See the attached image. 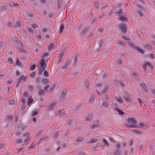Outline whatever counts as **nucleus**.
<instances>
[{"label":"nucleus","mask_w":155,"mask_h":155,"mask_svg":"<svg viewBox=\"0 0 155 155\" xmlns=\"http://www.w3.org/2000/svg\"><path fill=\"white\" fill-rule=\"evenodd\" d=\"M49 85H48L45 88V90L47 92L50 93L53 91L55 85L53 84L50 89L49 88Z\"/></svg>","instance_id":"nucleus-7"},{"label":"nucleus","mask_w":155,"mask_h":155,"mask_svg":"<svg viewBox=\"0 0 155 155\" xmlns=\"http://www.w3.org/2000/svg\"><path fill=\"white\" fill-rule=\"evenodd\" d=\"M27 28L28 30V31L30 32L31 34H33V30L31 27H27Z\"/></svg>","instance_id":"nucleus-43"},{"label":"nucleus","mask_w":155,"mask_h":155,"mask_svg":"<svg viewBox=\"0 0 155 155\" xmlns=\"http://www.w3.org/2000/svg\"><path fill=\"white\" fill-rule=\"evenodd\" d=\"M122 37L125 40H130V38L128 35H123Z\"/></svg>","instance_id":"nucleus-36"},{"label":"nucleus","mask_w":155,"mask_h":155,"mask_svg":"<svg viewBox=\"0 0 155 155\" xmlns=\"http://www.w3.org/2000/svg\"><path fill=\"white\" fill-rule=\"evenodd\" d=\"M13 62V59L11 58H9L8 60V62L10 64H12Z\"/></svg>","instance_id":"nucleus-38"},{"label":"nucleus","mask_w":155,"mask_h":155,"mask_svg":"<svg viewBox=\"0 0 155 155\" xmlns=\"http://www.w3.org/2000/svg\"><path fill=\"white\" fill-rule=\"evenodd\" d=\"M35 68V65L34 64H31V67H30V70H33Z\"/></svg>","instance_id":"nucleus-46"},{"label":"nucleus","mask_w":155,"mask_h":155,"mask_svg":"<svg viewBox=\"0 0 155 155\" xmlns=\"http://www.w3.org/2000/svg\"><path fill=\"white\" fill-rule=\"evenodd\" d=\"M140 127H141L143 129H147L148 127V125L145 123H140Z\"/></svg>","instance_id":"nucleus-17"},{"label":"nucleus","mask_w":155,"mask_h":155,"mask_svg":"<svg viewBox=\"0 0 155 155\" xmlns=\"http://www.w3.org/2000/svg\"><path fill=\"white\" fill-rule=\"evenodd\" d=\"M89 102L90 103H92L94 102V97H90L88 100Z\"/></svg>","instance_id":"nucleus-39"},{"label":"nucleus","mask_w":155,"mask_h":155,"mask_svg":"<svg viewBox=\"0 0 155 155\" xmlns=\"http://www.w3.org/2000/svg\"><path fill=\"white\" fill-rule=\"evenodd\" d=\"M27 127L25 126L21 127L20 126L18 127V129H20L22 131H23L26 129Z\"/></svg>","instance_id":"nucleus-42"},{"label":"nucleus","mask_w":155,"mask_h":155,"mask_svg":"<svg viewBox=\"0 0 155 155\" xmlns=\"http://www.w3.org/2000/svg\"><path fill=\"white\" fill-rule=\"evenodd\" d=\"M44 75L45 77H48L49 75L48 73V72L47 71H45L44 72Z\"/></svg>","instance_id":"nucleus-41"},{"label":"nucleus","mask_w":155,"mask_h":155,"mask_svg":"<svg viewBox=\"0 0 155 155\" xmlns=\"http://www.w3.org/2000/svg\"><path fill=\"white\" fill-rule=\"evenodd\" d=\"M114 109L116 111H117L119 114L121 115H123L125 114V113L122 111L118 107H114Z\"/></svg>","instance_id":"nucleus-15"},{"label":"nucleus","mask_w":155,"mask_h":155,"mask_svg":"<svg viewBox=\"0 0 155 155\" xmlns=\"http://www.w3.org/2000/svg\"><path fill=\"white\" fill-rule=\"evenodd\" d=\"M127 121L128 124L126 123L125 125L127 127L131 128H136V124L137 123V120L133 118H128L127 120Z\"/></svg>","instance_id":"nucleus-1"},{"label":"nucleus","mask_w":155,"mask_h":155,"mask_svg":"<svg viewBox=\"0 0 155 155\" xmlns=\"http://www.w3.org/2000/svg\"><path fill=\"white\" fill-rule=\"evenodd\" d=\"M17 48L21 52H24L25 53L26 51H25L24 49L23 48H18V47L17 46Z\"/></svg>","instance_id":"nucleus-49"},{"label":"nucleus","mask_w":155,"mask_h":155,"mask_svg":"<svg viewBox=\"0 0 155 155\" xmlns=\"http://www.w3.org/2000/svg\"><path fill=\"white\" fill-rule=\"evenodd\" d=\"M122 13V11L121 10H119L117 11V15L118 16H120V14Z\"/></svg>","instance_id":"nucleus-59"},{"label":"nucleus","mask_w":155,"mask_h":155,"mask_svg":"<svg viewBox=\"0 0 155 155\" xmlns=\"http://www.w3.org/2000/svg\"><path fill=\"white\" fill-rule=\"evenodd\" d=\"M38 112L37 111H33L32 116H35L38 115Z\"/></svg>","instance_id":"nucleus-48"},{"label":"nucleus","mask_w":155,"mask_h":155,"mask_svg":"<svg viewBox=\"0 0 155 155\" xmlns=\"http://www.w3.org/2000/svg\"><path fill=\"white\" fill-rule=\"evenodd\" d=\"M48 137L45 136L41 138L39 140L37 143L39 145L42 143L44 141H45L47 138Z\"/></svg>","instance_id":"nucleus-13"},{"label":"nucleus","mask_w":155,"mask_h":155,"mask_svg":"<svg viewBox=\"0 0 155 155\" xmlns=\"http://www.w3.org/2000/svg\"><path fill=\"white\" fill-rule=\"evenodd\" d=\"M56 104V102H53L51 103L49 105H48L47 107H48L47 110L48 111H50L54 110L55 106Z\"/></svg>","instance_id":"nucleus-6"},{"label":"nucleus","mask_w":155,"mask_h":155,"mask_svg":"<svg viewBox=\"0 0 155 155\" xmlns=\"http://www.w3.org/2000/svg\"><path fill=\"white\" fill-rule=\"evenodd\" d=\"M109 9V7L107 5H106L103 6L101 10L103 14L105 13Z\"/></svg>","instance_id":"nucleus-16"},{"label":"nucleus","mask_w":155,"mask_h":155,"mask_svg":"<svg viewBox=\"0 0 155 155\" xmlns=\"http://www.w3.org/2000/svg\"><path fill=\"white\" fill-rule=\"evenodd\" d=\"M34 100L32 97H29L28 99L27 104L28 105H30L33 101Z\"/></svg>","instance_id":"nucleus-29"},{"label":"nucleus","mask_w":155,"mask_h":155,"mask_svg":"<svg viewBox=\"0 0 155 155\" xmlns=\"http://www.w3.org/2000/svg\"><path fill=\"white\" fill-rule=\"evenodd\" d=\"M101 84L99 83L96 84V90L97 93L98 94L107 92L108 90L109 89V87L108 86H106L103 88V89H101Z\"/></svg>","instance_id":"nucleus-2"},{"label":"nucleus","mask_w":155,"mask_h":155,"mask_svg":"<svg viewBox=\"0 0 155 155\" xmlns=\"http://www.w3.org/2000/svg\"><path fill=\"white\" fill-rule=\"evenodd\" d=\"M49 58V53L47 52H45L42 56L40 62V64L43 66L44 64H46L45 63V61H47Z\"/></svg>","instance_id":"nucleus-3"},{"label":"nucleus","mask_w":155,"mask_h":155,"mask_svg":"<svg viewBox=\"0 0 155 155\" xmlns=\"http://www.w3.org/2000/svg\"><path fill=\"white\" fill-rule=\"evenodd\" d=\"M16 64L19 66H21V63L18 59L16 60Z\"/></svg>","instance_id":"nucleus-45"},{"label":"nucleus","mask_w":155,"mask_h":155,"mask_svg":"<svg viewBox=\"0 0 155 155\" xmlns=\"http://www.w3.org/2000/svg\"><path fill=\"white\" fill-rule=\"evenodd\" d=\"M54 45L53 44L50 45L49 47V50L52 49L54 47Z\"/></svg>","instance_id":"nucleus-60"},{"label":"nucleus","mask_w":155,"mask_h":155,"mask_svg":"<svg viewBox=\"0 0 155 155\" xmlns=\"http://www.w3.org/2000/svg\"><path fill=\"white\" fill-rule=\"evenodd\" d=\"M108 97H105L103 99V102L101 104V106L105 108L108 107Z\"/></svg>","instance_id":"nucleus-5"},{"label":"nucleus","mask_w":155,"mask_h":155,"mask_svg":"<svg viewBox=\"0 0 155 155\" xmlns=\"http://www.w3.org/2000/svg\"><path fill=\"white\" fill-rule=\"evenodd\" d=\"M100 140H102L103 141V143L105 145V146H109V144L108 141L105 139L104 138H101Z\"/></svg>","instance_id":"nucleus-20"},{"label":"nucleus","mask_w":155,"mask_h":155,"mask_svg":"<svg viewBox=\"0 0 155 155\" xmlns=\"http://www.w3.org/2000/svg\"><path fill=\"white\" fill-rule=\"evenodd\" d=\"M42 82L44 84H47L49 83V81L47 79L44 78L42 79Z\"/></svg>","instance_id":"nucleus-30"},{"label":"nucleus","mask_w":155,"mask_h":155,"mask_svg":"<svg viewBox=\"0 0 155 155\" xmlns=\"http://www.w3.org/2000/svg\"><path fill=\"white\" fill-rule=\"evenodd\" d=\"M93 117V115L92 114L88 115L85 119L86 121L87 122L91 121Z\"/></svg>","instance_id":"nucleus-18"},{"label":"nucleus","mask_w":155,"mask_h":155,"mask_svg":"<svg viewBox=\"0 0 155 155\" xmlns=\"http://www.w3.org/2000/svg\"><path fill=\"white\" fill-rule=\"evenodd\" d=\"M81 107V106L80 105H78L77 106H76L75 108V111L78 110Z\"/></svg>","instance_id":"nucleus-63"},{"label":"nucleus","mask_w":155,"mask_h":155,"mask_svg":"<svg viewBox=\"0 0 155 155\" xmlns=\"http://www.w3.org/2000/svg\"><path fill=\"white\" fill-rule=\"evenodd\" d=\"M28 89L30 91H32L33 89V86L32 85L29 86L28 87Z\"/></svg>","instance_id":"nucleus-62"},{"label":"nucleus","mask_w":155,"mask_h":155,"mask_svg":"<svg viewBox=\"0 0 155 155\" xmlns=\"http://www.w3.org/2000/svg\"><path fill=\"white\" fill-rule=\"evenodd\" d=\"M59 135V133L58 132H57L53 136V137L54 138H55L57 137H58Z\"/></svg>","instance_id":"nucleus-53"},{"label":"nucleus","mask_w":155,"mask_h":155,"mask_svg":"<svg viewBox=\"0 0 155 155\" xmlns=\"http://www.w3.org/2000/svg\"><path fill=\"white\" fill-rule=\"evenodd\" d=\"M131 132L132 133L138 134H141L142 132L137 129H132L131 130Z\"/></svg>","instance_id":"nucleus-23"},{"label":"nucleus","mask_w":155,"mask_h":155,"mask_svg":"<svg viewBox=\"0 0 155 155\" xmlns=\"http://www.w3.org/2000/svg\"><path fill=\"white\" fill-rule=\"evenodd\" d=\"M84 140V138L81 137H80L78 138L76 140V142H80L83 141Z\"/></svg>","instance_id":"nucleus-33"},{"label":"nucleus","mask_w":155,"mask_h":155,"mask_svg":"<svg viewBox=\"0 0 155 155\" xmlns=\"http://www.w3.org/2000/svg\"><path fill=\"white\" fill-rule=\"evenodd\" d=\"M97 141V140L96 139H93L91 140L88 142L90 143H93Z\"/></svg>","instance_id":"nucleus-40"},{"label":"nucleus","mask_w":155,"mask_h":155,"mask_svg":"<svg viewBox=\"0 0 155 155\" xmlns=\"http://www.w3.org/2000/svg\"><path fill=\"white\" fill-rule=\"evenodd\" d=\"M21 26L20 23L19 21L17 22L15 25V28H20Z\"/></svg>","instance_id":"nucleus-27"},{"label":"nucleus","mask_w":155,"mask_h":155,"mask_svg":"<svg viewBox=\"0 0 155 155\" xmlns=\"http://www.w3.org/2000/svg\"><path fill=\"white\" fill-rule=\"evenodd\" d=\"M141 87L144 91L146 92H147V87L145 84H141Z\"/></svg>","instance_id":"nucleus-26"},{"label":"nucleus","mask_w":155,"mask_h":155,"mask_svg":"<svg viewBox=\"0 0 155 155\" xmlns=\"http://www.w3.org/2000/svg\"><path fill=\"white\" fill-rule=\"evenodd\" d=\"M116 150H120V144L119 143H117L116 144Z\"/></svg>","instance_id":"nucleus-32"},{"label":"nucleus","mask_w":155,"mask_h":155,"mask_svg":"<svg viewBox=\"0 0 155 155\" xmlns=\"http://www.w3.org/2000/svg\"><path fill=\"white\" fill-rule=\"evenodd\" d=\"M41 65V68L39 70V74H42V72L43 71L45 70V68L46 66V64H44L43 65V66H42L41 65Z\"/></svg>","instance_id":"nucleus-14"},{"label":"nucleus","mask_w":155,"mask_h":155,"mask_svg":"<svg viewBox=\"0 0 155 155\" xmlns=\"http://www.w3.org/2000/svg\"><path fill=\"white\" fill-rule=\"evenodd\" d=\"M147 65L149 66L151 68H152V65L149 63L147 62L145 63L143 65V68L144 70H146V67Z\"/></svg>","instance_id":"nucleus-19"},{"label":"nucleus","mask_w":155,"mask_h":155,"mask_svg":"<svg viewBox=\"0 0 155 155\" xmlns=\"http://www.w3.org/2000/svg\"><path fill=\"white\" fill-rule=\"evenodd\" d=\"M23 136L24 137H26L24 141L25 143H27L30 141V138L29 133H27L25 134H24Z\"/></svg>","instance_id":"nucleus-10"},{"label":"nucleus","mask_w":155,"mask_h":155,"mask_svg":"<svg viewBox=\"0 0 155 155\" xmlns=\"http://www.w3.org/2000/svg\"><path fill=\"white\" fill-rule=\"evenodd\" d=\"M65 25L64 24H61L60 25L59 27L57 29V31L60 34L61 33L64 28Z\"/></svg>","instance_id":"nucleus-8"},{"label":"nucleus","mask_w":155,"mask_h":155,"mask_svg":"<svg viewBox=\"0 0 155 155\" xmlns=\"http://www.w3.org/2000/svg\"><path fill=\"white\" fill-rule=\"evenodd\" d=\"M44 93V91L43 90H41L39 92L38 94L39 95H41L43 94Z\"/></svg>","instance_id":"nucleus-61"},{"label":"nucleus","mask_w":155,"mask_h":155,"mask_svg":"<svg viewBox=\"0 0 155 155\" xmlns=\"http://www.w3.org/2000/svg\"><path fill=\"white\" fill-rule=\"evenodd\" d=\"M120 30L123 33H125L127 32V27L125 25L123 24H120L118 25Z\"/></svg>","instance_id":"nucleus-4"},{"label":"nucleus","mask_w":155,"mask_h":155,"mask_svg":"<svg viewBox=\"0 0 155 155\" xmlns=\"http://www.w3.org/2000/svg\"><path fill=\"white\" fill-rule=\"evenodd\" d=\"M74 122V120L72 119H70L67 122V124L68 125H70Z\"/></svg>","instance_id":"nucleus-31"},{"label":"nucleus","mask_w":155,"mask_h":155,"mask_svg":"<svg viewBox=\"0 0 155 155\" xmlns=\"http://www.w3.org/2000/svg\"><path fill=\"white\" fill-rule=\"evenodd\" d=\"M119 19L122 21H124L127 20V18L124 17H120Z\"/></svg>","instance_id":"nucleus-35"},{"label":"nucleus","mask_w":155,"mask_h":155,"mask_svg":"<svg viewBox=\"0 0 155 155\" xmlns=\"http://www.w3.org/2000/svg\"><path fill=\"white\" fill-rule=\"evenodd\" d=\"M31 25L33 28L36 29L38 27V25L35 24H32Z\"/></svg>","instance_id":"nucleus-47"},{"label":"nucleus","mask_w":155,"mask_h":155,"mask_svg":"<svg viewBox=\"0 0 155 155\" xmlns=\"http://www.w3.org/2000/svg\"><path fill=\"white\" fill-rule=\"evenodd\" d=\"M36 146V143L35 142H33L31 144L30 146L28 147V149H33Z\"/></svg>","instance_id":"nucleus-24"},{"label":"nucleus","mask_w":155,"mask_h":155,"mask_svg":"<svg viewBox=\"0 0 155 155\" xmlns=\"http://www.w3.org/2000/svg\"><path fill=\"white\" fill-rule=\"evenodd\" d=\"M99 127L98 124H93L91 126V128L94 129L95 128L97 127Z\"/></svg>","instance_id":"nucleus-51"},{"label":"nucleus","mask_w":155,"mask_h":155,"mask_svg":"<svg viewBox=\"0 0 155 155\" xmlns=\"http://www.w3.org/2000/svg\"><path fill=\"white\" fill-rule=\"evenodd\" d=\"M94 6L97 8L98 9L99 8V4L97 2H95L94 3Z\"/></svg>","instance_id":"nucleus-55"},{"label":"nucleus","mask_w":155,"mask_h":155,"mask_svg":"<svg viewBox=\"0 0 155 155\" xmlns=\"http://www.w3.org/2000/svg\"><path fill=\"white\" fill-rule=\"evenodd\" d=\"M130 45L137 51L140 52L141 53H144V51L143 50H142L141 49L136 47L133 44L130 43Z\"/></svg>","instance_id":"nucleus-9"},{"label":"nucleus","mask_w":155,"mask_h":155,"mask_svg":"<svg viewBox=\"0 0 155 155\" xmlns=\"http://www.w3.org/2000/svg\"><path fill=\"white\" fill-rule=\"evenodd\" d=\"M26 104H22L21 106V108L22 110H24L25 108Z\"/></svg>","instance_id":"nucleus-58"},{"label":"nucleus","mask_w":155,"mask_h":155,"mask_svg":"<svg viewBox=\"0 0 155 155\" xmlns=\"http://www.w3.org/2000/svg\"><path fill=\"white\" fill-rule=\"evenodd\" d=\"M122 151L120 150H115L114 152V155H121Z\"/></svg>","instance_id":"nucleus-21"},{"label":"nucleus","mask_w":155,"mask_h":155,"mask_svg":"<svg viewBox=\"0 0 155 155\" xmlns=\"http://www.w3.org/2000/svg\"><path fill=\"white\" fill-rule=\"evenodd\" d=\"M13 116L11 115L9 116H7L5 121L8 123H11L12 121H13Z\"/></svg>","instance_id":"nucleus-11"},{"label":"nucleus","mask_w":155,"mask_h":155,"mask_svg":"<svg viewBox=\"0 0 155 155\" xmlns=\"http://www.w3.org/2000/svg\"><path fill=\"white\" fill-rule=\"evenodd\" d=\"M143 47L144 48L146 49H151V46L150 45H144Z\"/></svg>","instance_id":"nucleus-34"},{"label":"nucleus","mask_w":155,"mask_h":155,"mask_svg":"<svg viewBox=\"0 0 155 155\" xmlns=\"http://www.w3.org/2000/svg\"><path fill=\"white\" fill-rule=\"evenodd\" d=\"M67 92L66 91H63L61 92V97H64L67 96Z\"/></svg>","instance_id":"nucleus-37"},{"label":"nucleus","mask_w":155,"mask_h":155,"mask_svg":"<svg viewBox=\"0 0 155 155\" xmlns=\"http://www.w3.org/2000/svg\"><path fill=\"white\" fill-rule=\"evenodd\" d=\"M124 99L127 101L129 102L131 101V99L130 97H124Z\"/></svg>","instance_id":"nucleus-56"},{"label":"nucleus","mask_w":155,"mask_h":155,"mask_svg":"<svg viewBox=\"0 0 155 155\" xmlns=\"http://www.w3.org/2000/svg\"><path fill=\"white\" fill-rule=\"evenodd\" d=\"M117 101L120 103H122L123 102L121 97H116Z\"/></svg>","instance_id":"nucleus-44"},{"label":"nucleus","mask_w":155,"mask_h":155,"mask_svg":"<svg viewBox=\"0 0 155 155\" xmlns=\"http://www.w3.org/2000/svg\"><path fill=\"white\" fill-rule=\"evenodd\" d=\"M15 102V101L14 99H12L8 101V104L9 105H14Z\"/></svg>","instance_id":"nucleus-25"},{"label":"nucleus","mask_w":155,"mask_h":155,"mask_svg":"<svg viewBox=\"0 0 155 155\" xmlns=\"http://www.w3.org/2000/svg\"><path fill=\"white\" fill-rule=\"evenodd\" d=\"M42 131H43V130H39L38 131V132L37 133V136H39L42 133Z\"/></svg>","instance_id":"nucleus-50"},{"label":"nucleus","mask_w":155,"mask_h":155,"mask_svg":"<svg viewBox=\"0 0 155 155\" xmlns=\"http://www.w3.org/2000/svg\"><path fill=\"white\" fill-rule=\"evenodd\" d=\"M64 55V53L63 51H61L60 52L59 54V58L58 60H56L55 61V62L56 64H58L59 62L61 60L62 57Z\"/></svg>","instance_id":"nucleus-12"},{"label":"nucleus","mask_w":155,"mask_h":155,"mask_svg":"<svg viewBox=\"0 0 155 155\" xmlns=\"http://www.w3.org/2000/svg\"><path fill=\"white\" fill-rule=\"evenodd\" d=\"M21 102L22 104H26V99L23 98L21 99Z\"/></svg>","instance_id":"nucleus-57"},{"label":"nucleus","mask_w":155,"mask_h":155,"mask_svg":"<svg viewBox=\"0 0 155 155\" xmlns=\"http://www.w3.org/2000/svg\"><path fill=\"white\" fill-rule=\"evenodd\" d=\"M88 31V29L87 28H86L83 29V30L81 31V34L82 35H84L87 33Z\"/></svg>","instance_id":"nucleus-28"},{"label":"nucleus","mask_w":155,"mask_h":155,"mask_svg":"<svg viewBox=\"0 0 155 155\" xmlns=\"http://www.w3.org/2000/svg\"><path fill=\"white\" fill-rule=\"evenodd\" d=\"M37 37L38 39H41V35L39 34H37Z\"/></svg>","instance_id":"nucleus-64"},{"label":"nucleus","mask_w":155,"mask_h":155,"mask_svg":"<svg viewBox=\"0 0 155 155\" xmlns=\"http://www.w3.org/2000/svg\"><path fill=\"white\" fill-rule=\"evenodd\" d=\"M104 30V29L102 28H100L98 29V32L99 33H101Z\"/></svg>","instance_id":"nucleus-54"},{"label":"nucleus","mask_w":155,"mask_h":155,"mask_svg":"<svg viewBox=\"0 0 155 155\" xmlns=\"http://www.w3.org/2000/svg\"><path fill=\"white\" fill-rule=\"evenodd\" d=\"M151 93L154 96H155V89L154 88H152L151 89Z\"/></svg>","instance_id":"nucleus-52"},{"label":"nucleus","mask_w":155,"mask_h":155,"mask_svg":"<svg viewBox=\"0 0 155 155\" xmlns=\"http://www.w3.org/2000/svg\"><path fill=\"white\" fill-rule=\"evenodd\" d=\"M26 76H25L22 75V76L19 78V83L17 85V87H18V84L19 83L20 81L22 80H25L26 78Z\"/></svg>","instance_id":"nucleus-22"}]
</instances>
